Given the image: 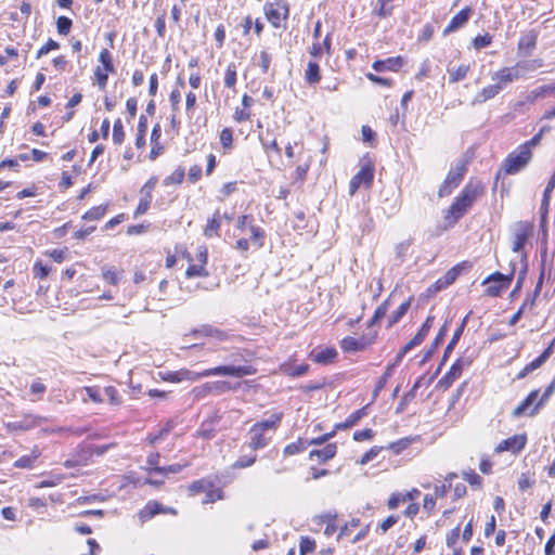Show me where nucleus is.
<instances>
[{
    "label": "nucleus",
    "instance_id": "62",
    "mask_svg": "<svg viewBox=\"0 0 555 555\" xmlns=\"http://www.w3.org/2000/svg\"><path fill=\"white\" fill-rule=\"evenodd\" d=\"M43 254L54 262L62 263L68 258L69 249L68 247L64 246L62 248L48 249Z\"/></svg>",
    "mask_w": 555,
    "mask_h": 555
},
{
    "label": "nucleus",
    "instance_id": "64",
    "mask_svg": "<svg viewBox=\"0 0 555 555\" xmlns=\"http://www.w3.org/2000/svg\"><path fill=\"white\" fill-rule=\"evenodd\" d=\"M52 68L57 73H64L68 69L70 62L65 54H57L51 59Z\"/></svg>",
    "mask_w": 555,
    "mask_h": 555
},
{
    "label": "nucleus",
    "instance_id": "32",
    "mask_svg": "<svg viewBox=\"0 0 555 555\" xmlns=\"http://www.w3.org/2000/svg\"><path fill=\"white\" fill-rule=\"evenodd\" d=\"M108 210V204H100L96 206H92L87 211H85L81 216V220L88 224H95L100 220L104 218Z\"/></svg>",
    "mask_w": 555,
    "mask_h": 555
},
{
    "label": "nucleus",
    "instance_id": "54",
    "mask_svg": "<svg viewBox=\"0 0 555 555\" xmlns=\"http://www.w3.org/2000/svg\"><path fill=\"white\" fill-rule=\"evenodd\" d=\"M185 179V169L182 166H177L175 170L165 177L163 180L164 185H180Z\"/></svg>",
    "mask_w": 555,
    "mask_h": 555
},
{
    "label": "nucleus",
    "instance_id": "15",
    "mask_svg": "<svg viewBox=\"0 0 555 555\" xmlns=\"http://www.w3.org/2000/svg\"><path fill=\"white\" fill-rule=\"evenodd\" d=\"M435 317L428 315L424 323L421 325L416 334L399 350V352L396 356V363H400L404 356L415 348L416 346L421 345L426 336L428 335L430 328L434 325Z\"/></svg>",
    "mask_w": 555,
    "mask_h": 555
},
{
    "label": "nucleus",
    "instance_id": "29",
    "mask_svg": "<svg viewBox=\"0 0 555 555\" xmlns=\"http://www.w3.org/2000/svg\"><path fill=\"white\" fill-rule=\"evenodd\" d=\"M539 33L535 29H530L525 33L518 40V53L525 56L531 55L537 48Z\"/></svg>",
    "mask_w": 555,
    "mask_h": 555
},
{
    "label": "nucleus",
    "instance_id": "17",
    "mask_svg": "<svg viewBox=\"0 0 555 555\" xmlns=\"http://www.w3.org/2000/svg\"><path fill=\"white\" fill-rule=\"evenodd\" d=\"M237 386H233L228 380L207 382L193 389L195 398H205L210 395H222L224 392L236 390Z\"/></svg>",
    "mask_w": 555,
    "mask_h": 555
},
{
    "label": "nucleus",
    "instance_id": "39",
    "mask_svg": "<svg viewBox=\"0 0 555 555\" xmlns=\"http://www.w3.org/2000/svg\"><path fill=\"white\" fill-rule=\"evenodd\" d=\"M124 270L115 266H104L101 270L102 280L113 286H117L122 279Z\"/></svg>",
    "mask_w": 555,
    "mask_h": 555
},
{
    "label": "nucleus",
    "instance_id": "35",
    "mask_svg": "<svg viewBox=\"0 0 555 555\" xmlns=\"http://www.w3.org/2000/svg\"><path fill=\"white\" fill-rule=\"evenodd\" d=\"M431 380H433V377L429 378L428 380H426L425 376H420L415 380V383L412 386V388L402 396V398H401V400H400V402L398 404L397 411L398 412L403 411L405 405L408 403H410L415 398L417 389L420 387H422L423 385H429Z\"/></svg>",
    "mask_w": 555,
    "mask_h": 555
},
{
    "label": "nucleus",
    "instance_id": "47",
    "mask_svg": "<svg viewBox=\"0 0 555 555\" xmlns=\"http://www.w3.org/2000/svg\"><path fill=\"white\" fill-rule=\"evenodd\" d=\"M437 500L436 495H433L431 493L424 494L421 505L423 518L428 519L437 513Z\"/></svg>",
    "mask_w": 555,
    "mask_h": 555
},
{
    "label": "nucleus",
    "instance_id": "9",
    "mask_svg": "<svg viewBox=\"0 0 555 555\" xmlns=\"http://www.w3.org/2000/svg\"><path fill=\"white\" fill-rule=\"evenodd\" d=\"M533 158V153L518 145L516 150L507 154L501 165V170L505 176L516 175L525 169Z\"/></svg>",
    "mask_w": 555,
    "mask_h": 555
},
{
    "label": "nucleus",
    "instance_id": "25",
    "mask_svg": "<svg viewBox=\"0 0 555 555\" xmlns=\"http://www.w3.org/2000/svg\"><path fill=\"white\" fill-rule=\"evenodd\" d=\"M337 358L338 352L335 347L317 348L309 353V359L321 365L335 363Z\"/></svg>",
    "mask_w": 555,
    "mask_h": 555
},
{
    "label": "nucleus",
    "instance_id": "5",
    "mask_svg": "<svg viewBox=\"0 0 555 555\" xmlns=\"http://www.w3.org/2000/svg\"><path fill=\"white\" fill-rule=\"evenodd\" d=\"M175 250L180 256L179 259H184L188 262L184 276L188 280L195 278H208L209 271L207 269L208 263V248L205 245H201L196 248L194 255L190 253L186 245L183 243H177Z\"/></svg>",
    "mask_w": 555,
    "mask_h": 555
},
{
    "label": "nucleus",
    "instance_id": "18",
    "mask_svg": "<svg viewBox=\"0 0 555 555\" xmlns=\"http://www.w3.org/2000/svg\"><path fill=\"white\" fill-rule=\"evenodd\" d=\"M534 230V225L530 221H519L517 222L513 235L512 250L514 253H520L529 238L532 236Z\"/></svg>",
    "mask_w": 555,
    "mask_h": 555
},
{
    "label": "nucleus",
    "instance_id": "57",
    "mask_svg": "<svg viewBox=\"0 0 555 555\" xmlns=\"http://www.w3.org/2000/svg\"><path fill=\"white\" fill-rule=\"evenodd\" d=\"M96 224L85 223L78 230L74 231L72 238L78 243H83L90 235L96 231Z\"/></svg>",
    "mask_w": 555,
    "mask_h": 555
},
{
    "label": "nucleus",
    "instance_id": "31",
    "mask_svg": "<svg viewBox=\"0 0 555 555\" xmlns=\"http://www.w3.org/2000/svg\"><path fill=\"white\" fill-rule=\"evenodd\" d=\"M420 441V435L408 436L388 443L387 446H385V449L391 451L396 455H399L402 454L405 450H408L411 444Z\"/></svg>",
    "mask_w": 555,
    "mask_h": 555
},
{
    "label": "nucleus",
    "instance_id": "40",
    "mask_svg": "<svg viewBox=\"0 0 555 555\" xmlns=\"http://www.w3.org/2000/svg\"><path fill=\"white\" fill-rule=\"evenodd\" d=\"M146 133H147V118L144 115L139 117L135 134H134V146L137 150H143L146 145Z\"/></svg>",
    "mask_w": 555,
    "mask_h": 555
},
{
    "label": "nucleus",
    "instance_id": "10",
    "mask_svg": "<svg viewBox=\"0 0 555 555\" xmlns=\"http://www.w3.org/2000/svg\"><path fill=\"white\" fill-rule=\"evenodd\" d=\"M514 280V271L503 274L495 271L488 275L481 283L485 287L483 295L490 298L501 297L507 291Z\"/></svg>",
    "mask_w": 555,
    "mask_h": 555
},
{
    "label": "nucleus",
    "instance_id": "46",
    "mask_svg": "<svg viewBox=\"0 0 555 555\" xmlns=\"http://www.w3.org/2000/svg\"><path fill=\"white\" fill-rule=\"evenodd\" d=\"M305 81L312 86L321 81V69L317 61H309L305 69Z\"/></svg>",
    "mask_w": 555,
    "mask_h": 555
},
{
    "label": "nucleus",
    "instance_id": "27",
    "mask_svg": "<svg viewBox=\"0 0 555 555\" xmlns=\"http://www.w3.org/2000/svg\"><path fill=\"white\" fill-rule=\"evenodd\" d=\"M222 227V215L219 209H216L203 228V236L207 240L216 238L220 236Z\"/></svg>",
    "mask_w": 555,
    "mask_h": 555
},
{
    "label": "nucleus",
    "instance_id": "61",
    "mask_svg": "<svg viewBox=\"0 0 555 555\" xmlns=\"http://www.w3.org/2000/svg\"><path fill=\"white\" fill-rule=\"evenodd\" d=\"M383 450H386L384 446H373L362 454L357 463L361 466H364L374 461Z\"/></svg>",
    "mask_w": 555,
    "mask_h": 555
},
{
    "label": "nucleus",
    "instance_id": "14",
    "mask_svg": "<svg viewBox=\"0 0 555 555\" xmlns=\"http://www.w3.org/2000/svg\"><path fill=\"white\" fill-rule=\"evenodd\" d=\"M374 165L372 162H365L359 171L351 178L349 182V194L352 196L357 191L363 186L370 189L374 181Z\"/></svg>",
    "mask_w": 555,
    "mask_h": 555
},
{
    "label": "nucleus",
    "instance_id": "26",
    "mask_svg": "<svg viewBox=\"0 0 555 555\" xmlns=\"http://www.w3.org/2000/svg\"><path fill=\"white\" fill-rule=\"evenodd\" d=\"M473 14V9L470 7H465L461 11H459L448 23V25L443 29V36L452 34L462 27H464L469 21Z\"/></svg>",
    "mask_w": 555,
    "mask_h": 555
},
{
    "label": "nucleus",
    "instance_id": "34",
    "mask_svg": "<svg viewBox=\"0 0 555 555\" xmlns=\"http://www.w3.org/2000/svg\"><path fill=\"white\" fill-rule=\"evenodd\" d=\"M237 70L238 64L235 62H230L223 72V86L234 93L236 92V85L238 79Z\"/></svg>",
    "mask_w": 555,
    "mask_h": 555
},
{
    "label": "nucleus",
    "instance_id": "19",
    "mask_svg": "<svg viewBox=\"0 0 555 555\" xmlns=\"http://www.w3.org/2000/svg\"><path fill=\"white\" fill-rule=\"evenodd\" d=\"M166 152V141L163 135V128L159 122H155L150 134V153L149 159L156 160Z\"/></svg>",
    "mask_w": 555,
    "mask_h": 555
},
{
    "label": "nucleus",
    "instance_id": "59",
    "mask_svg": "<svg viewBox=\"0 0 555 555\" xmlns=\"http://www.w3.org/2000/svg\"><path fill=\"white\" fill-rule=\"evenodd\" d=\"M406 502L408 499L405 498V492L393 491L388 496L386 501V506L389 511H396L401 504H404Z\"/></svg>",
    "mask_w": 555,
    "mask_h": 555
},
{
    "label": "nucleus",
    "instance_id": "45",
    "mask_svg": "<svg viewBox=\"0 0 555 555\" xmlns=\"http://www.w3.org/2000/svg\"><path fill=\"white\" fill-rule=\"evenodd\" d=\"M540 390L533 389L531 390L527 397L513 410V417H520L521 415L527 413V410L533 404L539 396Z\"/></svg>",
    "mask_w": 555,
    "mask_h": 555
},
{
    "label": "nucleus",
    "instance_id": "42",
    "mask_svg": "<svg viewBox=\"0 0 555 555\" xmlns=\"http://www.w3.org/2000/svg\"><path fill=\"white\" fill-rule=\"evenodd\" d=\"M447 72L449 75V82L457 83L468 76L470 72V65L466 63H462L456 67H452L449 65Z\"/></svg>",
    "mask_w": 555,
    "mask_h": 555
},
{
    "label": "nucleus",
    "instance_id": "23",
    "mask_svg": "<svg viewBox=\"0 0 555 555\" xmlns=\"http://www.w3.org/2000/svg\"><path fill=\"white\" fill-rule=\"evenodd\" d=\"M254 104V98L247 93H244L241 99V104L234 108L232 115L233 120L237 124L249 121L253 116L251 108Z\"/></svg>",
    "mask_w": 555,
    "mask_h": 555
},
{
    "label": "nucleus",
    "instance_id": "36",
    "mask_svg": "<svg viewBox=\"0 0 555 555\" xmlns=\"http://www.w3.org/2000/svg\"><path fill=\"white\" fill-rule=\"evenodd\" d=\"M40 456V449L38 447H34L29 454L22 455L13 463V466L20 469H31L35 467V464Z\"/></svg>",
    "mask_w": 555,
    "mask_h": 555
},
{
    "label": "nucleus",
    "instance_id": "2",
    "mask_svg": "<svg viewBox=\"0 0 555 555\" xmlns=\"http://www.w3.org/2000/svg\"><path fill=\"white\" fill-rule=\"evenodd\" d=\"M258 372L257 367L253 364L245 365H218L215 367H209L204 370L203 372H193L189 369H180L177 371H165L158 372V376L163 382L167 383H181L184 380L196 382L203 377L209 376H233V377H244L248 375H255Z\"/></svg>",
    "mask_w": 555,
    "mask_h": 555
},
{
    "label": "nucleus",
    "instance_id": "44",
    "mask_svg": "<svg viewBox=\"0 0 555 555\" xmlns=\"http://www.w3.org/2000/svg\"><path fill=\"white\" fill-rule=\"evenodd\" d=\"M413 301V297L410 296L406 300H404L398 308L395 310L387 319V328H391L396 325L408 312Z\"/></svg>",
    "mask_w": 555,
    "mask_h": 555
},
{
    "label": "nucleus",
    "instance_id": "4",
    "mask_svg": "<svg viewBox=\"0 0 555 555\" xmlns=\"http://www.w3.org/2000/svg\"><path fill=\"white\" fill-rule=\"evenodd\" d=\"M283 417L284 414L280 411L271 414L268 420L254 423L248 430V448L255 452L268 447Z\"/></svg>",
    "mask_w": 555,
    "mask_h": 555
},
{
    "label": "nucleus",
    "instance_id": "11",
    "mask_svg": "<svg viewBox=\"0 0 555 555\" xmlns=\"http://www.w3.org/2000/svg\"><path fill=\"white\" fill-rule=\"evenodd\" d=\"M468 170V160H461L456 167L451 168L442 183L438 189V197L443 198L453 193V191L462 183Z\"/></svg>",
    "mask_w": 555,
    "mask_h": 555
},
{
    "label": "nucleus",
    "instance_id": "24",
    "mask_svg": "<svg viewBox=\"0 0 555 555\" xmlns=\"http://www.w3.org/2000/svg\"><path fill=\"white\" fill-rule=\"evenodd\" d=\"M555 344V338L553 341L547 346V348L544 349V351L534 360L527 363L516 375L517 379H524L527 377L530 373L533 371L540 369L552 356L553 353V347Z\"/></svg>",
    "mask_w": 555,
    "mask_h": 555
},
{
    "label": "nucleus",
    "instance_id": "6",
    "mask_svg": "<svg viewBox=\"0 0 555 555\" xmlns=\"http://www.w3.org/2000/svg\"><path fill=\"white\" fill-rule=\"evenodd\" d=\"M519 63L514 66H504L491 75L492 83L483 87L477 94L476 101L483 103L495 98L503 89L520 78Z\"/></svg>",
    "mask_w": 555,
    "mask_h": 555
},
{
    "label": "nucleus",
    "instance_id": "56",
    "mask_svg": "<svg viewBox=\"0 0 555 555\" xmlns=\"http://www.w3.org/2000/svg\"><path fill=\"white\" fill-rule=\"evenodd\" d=\"M397 364L398 363H396V361H395L392 364H388L386 366L384 373L379 376V378L376 382L375 389H374V397H376L380 392V390L385 388L388 380L392 376Z\"/></svg>",
    "mask_w": 555,
    "mask_h": 555
},
{
    "label": "nucleus",
    "instance_id": "49",
    "mask_svg": "<svg viewBox=\"0 0 555 555\" xmlns=\"http://www.w3.org/2000/svg\"><path fill=\"white\" fill-rule=\"evenodd\" d=\"M126 140V130L121 118H116L113 124L112 141L116 146L124 144Z\"/></svg>",
    "mask_w": 555,
    "mask_h": 555
},
{
    "label": "nucleus",
    "instance_id": "30",
    "mask_svg": "<svg viewBox=\"0 0 555 555\" xmlns=\"http://www.w3.org/2000/svg\"><path fill=\"white\" fill-rule=\"evenodd\" d=\"M191 334L195 337H211L219 341H224L229 338V335L225 331L209 324H205L198 328L193 330Z\"/></svg>",
    "mask_w": 555,
    "mask_h": 555
},
{
    "label": "nucleus",
    "instance_id": "33",
    "mask_svg": "<svg viewBox=\"0 0 555 555\" xmlns=\"http://www.w3.org/2000/svg\"><path fill=\"white\" fill-rule=\"evenodd\" d=\"M337 519H338L337 513L326 512L317 517V524L325 525L324 534L326 537H332L338 529Z\"/></svg>",
    "mask_w": 555,
    "mask_h": 555
},
{
    "label": "nucleus",
    "instance_id": "51",
    "mask_svg": "<svg viewBox=\"0 0 555 555\" xmlns=\"http://www.w3.org/2000/svg\"><path fill=\"white\" fill-rule=\"evenodd\" d=\"M158 184V177L157 176H151L144 184L140 188V197L143 199H147L150 202H153V192L155 191L156 186Z\"/></svg>",
    "mask_w": 555,
    "mask_h": 555
},
{
    "label": "nucleus",
    "instance_id": "7",
    "mask_svg": "<svg viewBox=\"0 0 555 555\" xmlns=\"http://www.w3.org/2000/svg\"><path fill=\"white\" fill-rule=\"evenodd\" d=\"M99 64L93 68L91 80L100 91H105L111 75L116 73L114 55L109 48H102L98 55Z\"/></svg>",
    "mask_w": 555,
    "mask_h": 555
},
{
    "label": "nucleus",
    "instance_id": "3",
    "mask_svg": "<svg viewBox=\"0 0 555 555\" xmlns=\"http://www.w3.org/2000/svg\"><path fill=\"white\" fill-rule=\"evenodd\" d=\"M235 230L241 234H248V237L241 236L233 244V248L243 257H247L251 247L261 249L264 246L267 232L256 223L251 214H241L235 220Z\"/></svg>",
    "mask_w": 555,
    "mask_h": 555
},
{
    "label": "nucleus",
    "instance_id": "63",
    "mask_svg": "<svg viewBox=\"0 0 555 555\" xmlns=\"http://www.w3.org/2000/svg\"><path fill=\"white\" fill-rule=\"evenodd\" d=\"M61 49V43L53 38H48V40L37 50L36 59L39 60L42 56L49 54L52 51H57Z\"/></svg>",
    "mask_w": 555,
    "mask_h": 555
},
{
    "label": "nucleus",
    "instance_id": "16",
    "mask_svg": "<svg viewBox=\"0 0 555 555\" xmlns=\"http://www.w3.org/2000/svg\"><path fill=\"white\" fill-rule=\"evenodd\" d=\"M528 436L526 433L513 435L499 442L494 448V452L496 454L509 452L513 455H517L526 448Z\"/></svg>",
    "mask_w": 555,
    "mask_h": 555
},
{
    "label": "nucleus",
    "instance_id": "13",
    "mask_svg": "<svg viewBox=\"0 0 555 555\" xmlns=\"http://www.w3.org/2000/svg\"><path fill=\"white\" fill-rule=\"evenodd\" d=\"M473 363L469 357H460L456 359L446 374L438 380L436 387L442 391L448 390L455 380H457L463 372Z\"/></svg>",
    "mask_w": 555,
    "mask_h": 555
},
{
    "label": "nucleus",
    "instance_id": "37",
    "mask_svg": "<svg viewBox=\"0 0 555 555\" xmlns=\"http://www.w3.org/2000/svg\"><path fill=\"white\" fill-rule=\"evenodd\" d=\"M555 392V375L552 382L546 386L540 399L529 409L528 416H535L540 410L544 406V404L548 401V399Z\"/></svg>",
    "mask_w": 555,
    "mask_h": 555
},
{
    "label": "nucleus",
    "instance_id": "50",
    "mask_svg": "<svg viewBox=\"0 0 555 555\" xmlns=\"http://www.w3.org/2000/svg\"><path fill=\"white\" fill-rule=\"evenodd\" d=\"M467 321H468V315H466L460 323V325L457 326V328L454 331L453 333V336L451 338V340L449 341V344L447 345L446 349H444V353H443V360L447 359V357L453 351L455 345L457 344L459 339L461 338L463 332H464V328L467 324Z\"/></svg>",
    "mask_w": 555,
    "mask_h": 555
},
{
    "label": "nucleus",
    "instance_id": "41",
    "mask_svg": "<svg viewBox=\"0 0 555 555\" xmlns=\"http://www.w3.org/2000/svg\"><path fill=\"white\" fill-rule=\"evenodd\" d=\"M219 143L224 155L234 149V131L231 127H224L219 132Z\"/></svg>",
    "mask_w": 555,
    "mask_h": 555
},
{
    "label": "nucleus",
    "instance_id": "38",
    "mask_svg": "<svg viewBox=\"0 0 555 555\" xmlns=\"http://www.w3.org/2000/svg\"><path fill=\"white\" fill-rule=\"evenodd\" d=\"M309 370H310V366L308 363H301L299 365H295L292 363L291 359L288 361L283 362L280 365V371L284 375L289 376V377L304 376L305 374H307L309 372Z\"/></svg>",
    "mask_w": 555,
    "mask_h": 555
},
{
    "label": "nucleus",
    "instance_id": "52",
    "mask_svg": "<svg viewBox=\"0 0 555 555\" xmlns=\"http://www.w3.org/2000/svg\"><path fill=\"white\" fill-rule=\"evenodd\" d=\"M308 447H309V443L307 440H305L302 438H297L296 441L291 442L285 446V448L283 449V454L285 456L296 455V454H299V453L306 451Z\"/></svg>",
    "mask_w": 555,
    "mask_h": 555
},
{
    "label": "nucleus",
    "instance_id": "48",
    "mask_svg": "<svg viewBox=\"0 0 555 555\" xmlns=\"http://www.w3.org/2000/svg\"><path fill=\"white\" fill-rule=\"evenodd\" d=\"M400 520L399 514H389L386 518L377 522L375 532L378 535H385Z\"/></svg>",
    "mask_w": 555,
    "mask_h": 555
},
{
    "label": "nucleus",
    "instance_id": "20",
    "mask_svg": "<svg viewBox=\"0 0 555 555\" xmlns=\"http://www.w3.org/2000/svg\"><path fill=\"white\" fill-rule=\"evenodd\" d=\"M158 514L177 516L178 511L175 507L164 506L158 501L151 500L138 512V517L141 522H146Z\"/></svg>",
    "mask_w": 555,
    "mask_h": 555
},
{
    "label": "nucleus",
    "instance_id": "60",
    "mask_svg": "<svg viewBox=\"0 0 555 555\" xmlns=\"http://www.w3.org/2000/svg\"><path fill=\"white\" fill-rule=\"evenodd\" d=\"M393 0H377L374 14L379 18L388 17L392 14L395 7L391 4Z\"/></svg>",
    "mask_w": 555,
    "mask_h": 555
},
{
    "label": "nucleus",
    "instance_id": "8",
    "mask_svg": "<svg viewBox=\"0 0 555 555\" xmlns=\"http://www.w3.org/2000/svg\"><path fill=\"white\" fill-rule=\"evenodd\" d=\"M201 493H205V498L202 501L203 504H212L224 498L223 489L216 486L209 478L196 479L188 486L189 496H196Z\"/></svg>",
    "mask_w": 555,
    "mask_h": 555
},
{
    "label": "nucleus",
    "instance_id": "12",
    "mask_svg": "<svg viewBox=\"0 0 555 555\" xmlns=\"http://www.w3.org/2000/svg\"><path fill=\"white\" fill-rule=\"evenodd\" d=\"M378 332L370 331L360 337L345 336L339 341V347L345 353H356L370 349L377 340Z\"/></svg>",
    "mask_w": 555,
    "mask_h": 555
},
{
    "label": "nucleus",
    "instance_id": "55",
    "mask_svg": "<svg viewBox=\"0 0 555 555\" xmlns=\"http://www.w3.org/2000/svg\"><path fill=\"white\" fill-rule=\"evenodd\" d=\"M555 93V85H543L533 89L527 96V101L530 103L535 102L538 99H543L547 94Z\"/></svg>",
    "mask_w": 555,
    "mask_h": 555
},
{
    "label": "nucleus",
    "instance_id": "21",
    "mask_svg": "<svg viewBox=\"0 0 555 555\" xmlns=\"http://www.w3.org/2000/svg\"><path fill=\"white\" fill-rule=\"evenodd\" d=\"M406 64V60L402 55L390 56L384 60H375L372 63V69L376 73H399Z\"/></svg>",
    "mask_w": 555,
    "mask_h": 555
},
{
    "label": "nucleus",
    "instance_id": "53",
    "mask_svg": "<svg viewBox=\"0 0 555 555\" xmlns=\"http://www.w3.org/2000/svg\"><path fill=\"white\" fill-rule=\"evenodd\" d=\"M453 478H456V474L455 473H449L444 477V481L443 482L437 483V485L434 486V492L431 494L436 495L437 499L446 498V495L448 494V492L451 489V482L450 481Z\"/></svg>",
    "mask_w": 555,
    "mask_h": 555
},
{
    "label": "nucleus",
    "instance_id": "58",
    "mask_svg": "<svg viewBox=\"0 0 555 555\" xmlns=\"http://www.w3.org/2000/svg\"><path fill=\"white\" fill-rule=\"evenodd\" d=\"M81 101H82V94L80 92H76L69 98V100L67 101V103L65 105L67 112L63 117V120L65 122H68L73 119V117L75 116L74 107L77 106L78 104H80Z\"/></svg>",
    "mask_w": 555,
    "mask_h": 555
},
{
    "label": "nucleus",
    "instance_id": "43",
    "mask_svg": "<svg viewBox=\"0 0 555 555\" xmlns=\"http://www.w3.org/2000/svg\"><path fill=\"white\" fill-rule=\"evenodd\" d=\"M472 268V263L467 260H464V261H461L459 263H456L455 266H453L452 268H450L443 276H441L444 282L448 284V286L452 285L456 279L459 278V275L464 271V270H468Z\"/></svg>",
    "mask_w": 555,
    "mask_h": 555
},
{
    "label": "nucleus",
    "instance_id": "28",
    "mask_svg": "<svg viewBox=\"0 0 555 555\" xmlns=\"http://www.w3.org/2000/svg\"><path fill=\"white\" fill-rule=\"evenodd\" d=\"M337 443H326L322 449H313L309 452V460L317 461L319 464H325L333 460L337 454Z\"/></svg>",
    "mask_w": 555,
    "mask_h": 555
},
{
    "label": "nucleus",
    "instance_id": "1",
    "mask_svg": "<svg viewBox=\"0 0 555 555\" xmlns=\"http://www.w3.org/2000/svg\"><path fill=\"white\" fill-rule=\"evenodd\" d=\"M485 194L486 184L478 178H470L443 211L444 229L454 228Z\"/></svg>",
    "mask_w": 555,
    "mask_h": 555
},
{
    "label": "nucleus",
    "instance_id": "22",
    "mask_svg": "<svg viewBox=\"0 0 555 555\" xmlns=\"http://www.w3.org/2000/svg\"><path fill=\"white\" fill-rule=\"evenodd\" d=\"M47 421L46 416L25 414L21 420L9 423L7 427L13 431H26L36 428Z\"/></svg>",
    "mask_w": 555,
    "mask_h": 555
}]
</instances>
